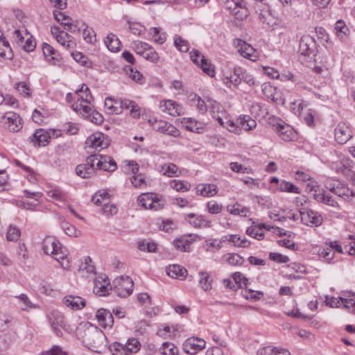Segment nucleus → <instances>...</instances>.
<instances>
[{
    "instance_id": "1",
    "label": "nucleus",
    "mask_w": 355,
    "mask_h": 355,
    "mask_svg": "<svg viewBox=\"0 0 355 355\" xmlns=\"http://www.w3.org/2000/svg\"><path fill=\"white\" fill-rule=\"evenodd\" d=\"M77 336L85 346L95 352H101L105 346V336L97 327L85 324L77 330Z\"/></svg>"
},
{
    "instance_id": "2",
    "label": "nucleus",
    "mask_w": 355,
    "mask_h": 355,
    "mask_svg": "<svg viewBox=\"0 0 355 355\" xmlns=\"http://www.w3.org/2000/svg\"><path fill=\"white\" fill-rule=\"evenodd\" d=\"M42 247L46 255L53 257L65 270L70 268V261L67 257L66 249L60 241L53 236H46L42 241Z\"/></svg>"
},
{
    "instance_id": "3",
    "label": "nucleus",
    "mask_w": 355,
    "mask_h": 355,
    "mask_svg": "<svg viewBox=\"0 0 355 355\" xmlns=\"http://www.w3.org/2000/svg\"><path fill=\"white\" fill-rule=\"evenodd\" d=\"M325 188L350 203H355V191L350 189L348 185L338 180H329L325 182Z\"/></svg>"
},
{
    "instance_id": "4",
    "label": "nucleus",
    "mask_w": 355,
    "mask_h": 355,
    "mask_svg": "<svg viewBox=\"0 0 355 355\" xmlns=\"http://www.w3.org/2000/svg\"><path fill=\"white\" fill-rule=\"evenodd\" d=\"M140 348V342L135 338H129L125 344L115 342L110 346L113 355H133L139 352Z\"/></svg>"
},
{
    "instance_id": "5",
    "label": "nucleus",
    "mask_w": 355,
    "mask_h": 355,
    "mask_svg": "<svg viewBox=\"0 0 355 355\" xmlns=\"http://www.w3.org/2000/svg\"><path fill=\"white\" fill-rule=\"evenodd\" d=\"M301 221L304 225L311 227H318L323 223V217L318 211L307 207H301L299 210Z\"/></svg>"
},
{
    "instance_id": "6",
    "label": "nucleus",
    "mask_w": 355,
    "mask_h": 355,
    "mask_svg": "<svg viewBox=\"0 0 355 355\" xmlns=\"http://www.w3.org/2000/svg\"><path fill=\"white\" fill-rule=\"evenodd\" d=\"M139 205L145 209L159 210L164 205V200L153 193H142L138 197Z\"/></svg>"
},
{
    "instance_id": "7",
    "label": "nucleus",
    "mask_w": 355,
    "mask_h": 355,
    "mask_svg": "<svg viewBox=\"0 0 355 355\" xmlns=\"http://www.w3.org/2000/svg\"><path fill=\"white\" fill-rule=\"evenodd\" d=\"M113 284L114 293L121 297H125L132 292L134 283L128 276L117 277Z\"/></svg>"
},
{
    "instance_id": "8",
    "label": "nucleus",
    "mask_w": 355,
    "mask_h": 355,
    "mask_svg": "<svg viewBox=\"0 0 355 355\" xmlns=\"http://www.w3.org/2000/svg\"><path fill=\"white\" fill-rule=\"evenodd\" d=\"M72 109L88 119L95 124H101L103 122V116L101 114L94 110L91 105H81L79 103H73Z\"/></svg>"
},
{
    "instance_id": "9",
    "label": "nucleus",
    "mask_w": 355,
    "mask_h": 355,
    "mask_svg": "<svg viewBox=\"0 0 355 355\" xmlns=\"http://www.w3.org/2000/svg\"><path fill=\"white\" fill-rule=\"evenodd\" d=\"M95 155H90L86 159L85 164H79L76 168V174L82 178H89L94 175L96 169Z\"/></svg>"
},
{
    "instance_id": "10",
    "label": "nucleus",
    "mask_w": 355,
    "mask_h": 355,
    "mask_svg": "<svg viewBox=\"0 0 355 355\" xmlns=\"http://www.w3.org/2000/svg\"><path fill=\"white\" fill-rule=\"evenodd\" d=\"M148 122L150 124L152 128L157 132L174 137H178L180 135V132L178 128L166 121L150 119L148 120Z\"/></svg>"
},
{
    "instance_id": "11",
    "label": "nucleus",
    "mask_w": 355,
    "mask_h": 355,
    "mask_svg": "<svg viewBox=\"0 0 355 355\" xmlns=\"http://www.w3.org/2000/svg\"><path fill=\"white\" fill-rule=\"evenodd\" d=\"M0 122L6 125L10 132H18L22 128L21 119L18 114L7 112L1 116Z\"/></svg>"
},
{
    "instance_id": "12",
    "label": "nucleus",
    "mask_w": 355,
    "mask_h": 355,
    "mask_svg": "<svg viewBox=\"0 0 355 355\" xmlns=\"http://www.w3.org/2000/svg\"><path fill=\"white\" fill-rule=\"evenodd\" d=\"M51 33L57 42L65 49H73L76 46L74 38L67 33L60 31L58 27H52Z\"/></svg>"
},
{
    "instance_id": "13",
    "label": "nucleus",
    "mask_w": 355,
    "mask_h": 355,
    "mask_svg": "<svg viewBox=\"0 0 355 355\" xmlns=\"http://www.w3.org/2000/svg\"><path fill=\"white\" fill-rule=\"evenodd\" d=\"M86 148L89 150L90 148L94 149V152H90L91 155L96 151H101L108 146V142L104 135L100 132H96L87 137L86 141Z\"/></svg>"
},
{
    "instance_id": "14",
    "label": "nucleus",
    "mask_w": 355,
    "mask_h": 355,
    "mask_svg": "<svg viewBox=\"0 0 355 355\" xmlns=\"http://www.w3.org/2000/svg\"><path fill=\"white\" fill-rule=\"evenodd\" d=\"M206 347V341L199 337H191L183 343V350L185 353L194 355Z\"/></svg>"
},
{
    "instance_id": "15",
    "label": "nucleus",
    "mask_w": 355,
    "mask_h": 355,
    "mask_svg": "<svg viewBox=\"0 0 355 355\" xmlns=\"http://www.w3.org/2000/svg\"><path fill=\"white\" fill-rule=\"evenodd\" d=\"M93 155H95V157L97 158L95 162L97 170L112 172L116 169V164L110 157L95 153Z\"/></svg>"
},
{
    "instance_id": "16",
    "label": "nucleus",
    "mask_w": 355,
    "mask_h": 355,
    "mask_svg": "<svg viewBox=\"0 0 355 355\" xmlns=\"http://www.w3.org/2000/svg\"><path fill=\"white\" fill-rule=\"evenodd\" d=\"M273 130L278 134L282 140L291 141L295 137L293 128L282 121H277L272 125Z\"/></svg>"
},
{
    "instance_id": "17",
    "label": "nucleus",
    "mask_w": 355,
    "mask_h": 355,
    "mask_svg": "<svg viewBox=\"0 0 355 355\" xmlns=\"http://www.w3.org/2000/svg\"><path fill=\"white\" fill-rule=\"evenodd\" d=\"M184 219L195 228H207L211 226V221L204 215L188 214Z\"/></svg>"
},
{
    "instance_id": "18",
    "label": "nucleus",
    "mask_w": 355,
    "mask_h": 355,
    "mask_svg": "<svg viewBox=\"0 0 355 355\" xmlns=\"http://www.w3.org/2000/svg\"><path fill=\"white\" fill-rule=\"evenodd\" d=\"M53 131L44 130L42 129L37 130L35 133L30 137L31 141L33 143L35 146H45L49 144L51 135Z\"/></svg>"
},
{
    "instance_id": "19",
    "label": "nucleus",
    "mask_w": 355,
    "mask_h": 355,
    "mask_svg": "<svg viewBox=\"0 0 355 355\" xmlns=\"http://www.w3.org/2000/svg\"><path fill=\"white\" fill-rule=\"evenodd\" d=\"M159 110L171 116L180 115L182 112V107L177 102L173 100H163L159 102Z\"/></svg>"
},
{
    "instance_id": "20",
    "label": "nucleus",
    "mask_w": 355,
    "mask_h": 355,
    "mask_svg": "<svg viewBox=\"0 0 355 355\" xmlns=\"http://www.w3.org/2000/svg\"><path fill=\"white\" fill-rule=\"evenodd\" d=\"M336 141L340 144H344L352 137L349 127L344 123H340L334 130Z\"/></svg>"
},
{
    "instance_id": "21",
    "label": "nucleus",
    "mask_w": 355,
    "mask_h": 355,
    "mask_svg": "<svg viewBox=\"0 0 355 355\" xmlns=\"http://www.w3.org/2000/svg\"><path fill=\"white\" fill-rule=\"evenodd\" d=\"M76 100L73 103H79L81 105H91L93 96L89 87L85 84H82L80 87L76 91Z\"/></svg>"
},
{
    "instance_id": "22",
    "label": "nucleus",
    "mask_w": 355,
    "mask_h": 355,
    "mask_svg": "<svg viewBox=\"0 0 355 355\" xmlns=\"http://www.w3.org/2000/svg\"><path fill=\"white\" fill-rule=\"evenodd\" d=\"M336 170L338 173L343 174L349 180L354 181L355 184V173L352 170V162L349 159H343L340 162L336 163Z\"/></svg>"
},
{
    "instance_id": "23",
    "label": "nucleus",
    "mask_w": 355,
    "mask_h": 355,
    "mask_svg": "<svg viewBox=\"0 0 355 355\" xmlns=\"http://www.w3.org/2000/svg\"><path fill=\"white\" fill-rule=\"evenodd\" d=\"M315 41L313 37L306 35L303 36L300 42L299 52L301 55L310 56L314 53Z\"/></svg>"
},
{
    "instance_id": "24",
    "label": "nucleus",
    "mask_w": 355,
    "mask_h": 355,
    "mask_svg": "<svg viewBox=\"0 0 355 355\" xmlns=\"http://www.w3.org/2000/svg\"><path fill=\"white\" fill-rule=\"evenodd\" d=\"M64 304L71 310H80L86 305V301L78 295H67L63 299Z\"/></svg>"
},
{
    "instance_id": "25",
    "label": "nucleus",
    "mask_w": 355,
    "mask_h": 355,
    "mask_svg": "<svg viewBox=\"0 0 355 355\" xmlns=\"http://www.w3.org/2000/svg\"><path fill=\"white\" fill-rule=\"evenodd\" d=\"M96 318L99 325L104 328H111L114 324L112 313L105 309H100L97 311Z\"/></svg>"
},
{
    "instance_id": "26",
    "label": "nucleus",
    "mask_w": 355,
    "mask_h": 355,
    "mask_svg": "<svg viewBox=\"0 0 355 355\" xmlns=\"http://www.w3.org/2000/svg\"><path fill=\"white\" fill-rule=\"evenodd\" d=\"M240 72V67L235 68L233 73L224 76L222 80L223 83L229 88H231L232 86L238 87V86L241 84Z\"/></svg>"
},
{
    "instance_id": "27",
    "label": "nucleus",
    "mask_w": 355,
    "mask_h": 355,
    "mask_svg": "<svg viewBox=\"0 0 355 355\" xmlns=\"http://www.w3.org/2000/svg\"><path fill=\"white\" fill-rule=\"evenodd\" d=\"M119 103L121 112L123 110H129L130 114L133 118L140 116V108L135 101L129 99H119Z\"/></svg>"
},
{
    "instance_id": "28",
    "label": "nucleus",
    "mask_w": 355,
    "mask_h": 355,
    "mask_svg": "<svg viewBox=\"0 0 355 355\" xmlns=\"http://www.w3.org/2000/svg\"><path fill=\"white\" fill-rule=\"evenodd\" d=\"M207 110L210 112L212 117L217 121H221L222 115L224 114L221 105L214 100L209 99L207 101Z\"/></svg>"
},
{
    "instance_id": "29",
    "label": "nucleus",
    "mask_w": 355,
    "mask_h": 355,
    "mask_svg": "<svg viewBox=\"0 0 355 355\" xmlns=\"http://www.w3.org/2000/svg\"><path fill=\"white\" fill-rule=\"evenodd\" d=\"M105 109L109 114H119L121 113L119 99L107 97L105 100Z\"/></svg>"
},
{
    "instance_id": "30",
    "label": "nucleus",
    "mask_w": 355,
    "mask_h": 355,
    "mask_svg": "<svg viewBox=\"0 0 355 355\" xmlns=\"http://www.w3.org/2000/svg\"><path fill=\"white\" fill-rule=\"evenodd\" d=\"M167 275L175 279H183L187 275V270L180 265H170L166 268Z\"/></svg>"
},
{
    "instance_id": "31",
    "label": "nucleus",
    "mask_w": 355,
    "mask_h": 355,
    "mask_svg": "<svg viewBox=\"0 0 355 355\" xmlns=\"http://www.w3.org/2000/svg\"><path fill=\"white\" fill-rule=\"evenodd\" d=\"M313 198L316 201L322 202L328 206L335 208L340 207L338 202L331 196L325 194L323 191L322 192L319 191L318 193H313Z\"/></svg>"
},
{
    "instance_id": "32",
    "label": "nucleus",
    "mask_w": 355,
    "mask_h": 355,
    "mask_svg": "<svg viewBox=\"0 0 355 355\" xmlns=\"http://www.w3.org/2000/svg\"><path fill=\"white\" fill-rule=\"evenodd\" d=\"M196 193L205 197H211L216 194L217 187L214 184H198L196 187Z\"/></svg>"
},
{
    "instance_id": "33",
    "label": "nucleus",
    "mask_w": 355,
    "mask_h": 355,
    "mask_svg": "<svg viewBox=\"0 0 355 355\" xmlns=\"http://www.w3.org/2000/svg\"><path fill=\"white\" fill-rule=\"evenodd\" d=\"M15 298L17 300L18 304L20 306V309L24 311H28L31 309H34L38 308V306L35 304H33L28 296L21 293L19 295L15 296Z\"/></svg>"
},
{
    "instance_id": "34",
    "label": "nucleus",
    "mask_w": 355,
    "mask_h": 355,
    "mask_svg": "<svg viewBox=\"0 0 355 355\" xmlns=\"http://www.w3.org/2000/svg\"><path fill=\"white\" fill-rule=\"evenodd\" d=\"M107 49L112 52H117L121 49V42L116 35L110 33L104 40Z\"/></svg>"
},
{
    "instance_id": "35",
    "label": "nucleus",
    "mask_w": 355,
    "mask_h": 355,
    "mask_svg": "<svg viewBox=\"0 0 355 355\" xmlns=\"http://www.w3.org/2000/svg\"><path fill=\"white\" fill-rule=\"evenodd\" d=\"M237 123L241 128L249 131L253 130L257 126V122L255 120L252 119L248 115H244L239 116L237 119Z\"/></svg>"
},
{
    "instance_id": "36",
    "label": "nucleus",
    "mask_w": 355,
    "mask_h": 355,
    "mask_svg": "<svg viewBox=\"0 0 355 355\" xmlns=\"http://www.w3.org/2000/svg\"><path fill=\"white\" fill-rule=\"evenodd\" d=\"M237 44L240 46L239 52L243 57L250 60H253V58L255 56L254 55V49L252 46L240 40H238Z\"/></svg>"
},
{
    "instance_id": "37",
    "label": "nucleus",
    "mask_w": 355,
    "mask_h": 355,
    "mask_svg": "<svg viewBox=\"0 0 355 355\" xmlns=\"http://www.w3.org/2000/svg\"><path fill=\"white\" fill-rule=\"evenodd\" d=\"M224 238L225 240L232 242L236 247L247 248L250 244V242L245 238H241L239 235L237 234L225 236Z\"/></svg>"
},
{
    "instance_id": "38",
    "label": "nucleus",
    "mask_w": 355,
    "mask_h": 355,
    "mask_svg": "<svg viewBox=\"0 0 355 355\" xmlns=\"http://www.w3.org/2000/svg\"><path fill=\"white\" fill-rule=\"evenodd\" d=\"M150 34L153 36V42L158 44H163L166 40V34L161 33L160 28L157 27H151L149 30Z\"/></svg>"
},
{
    "instance_id": "39",
    "label": "nucleus",
    "mask_w": 355,
    "mask_h": 355,
    "mask_svg": "<svg viewBox=\"0 0 355 355\" xmlns=\"http://www.w3.org/2000/svg\"><path fill=\"white\" fill-rule=\"evenodd\" d=\"M182 125L189 131L198 132L200 127L199 123L193 118L184 117L181 120Z\"/></svg>"
},
{
    "instance_id": "40",
    "label": "nucleus",
    "mask_w": 355,
    "mask_h": 355,
    "mask_svg": "<svg viewBox=\"0 0 355 355\" xmlns=\"http://www.w3.org/2000/svg\"><path fill=\"white\" fill-rule=\"evenodd\" d=\"M103 283L100 280L95 279L94 280V293L99 296H103L108 293V288L106 286L105 279H103Z\"/></svg>"
},
{
    "instance_id": "41",
    "label": "nucleus",
    "mask_w": 355,
    "mask_h": 355,
    "mask_svg": "<svg viewBox=\"0 0 355 355\" xmlns=\"http://www.w3.org/2000/svg\"><path fill=\"white\" fill-rule=\"evenodd\" d=\"M160 352L162 355H178V348L172 343H164L160 349Z\"/></svg>"
},
{
    "instance_id": "42",
    "label": "nucleus",
    "mask_w": 355,
    "mask_h": 355,
    "mask_svg": "<svg viewBox=\"0 0 355 355\" xmlns=\"http://www.w3.org/2000/svg\"><path fill=\"white\" fill-rule=\"evenodd\" d=\"M178 170V168L175 164L168 163V164H165L161 166L160 172L164 175L168 176L169 178H172L174 176H178V175H177Z\"/></svg>"
},
{
    "instance_id": "43",
    "label": "nucleus",
    "mask_w": 355,
    "mask_h": 355,
    "mask_svg": "<svg viewBox=\"0 0 355 355\" xmlns=\"http://www.w3.org/2000/svg\"><path fill=\"white\" fill-rule=\"evenodd\" d=\"M85 26V23L79 20H73L72 22H64V28L65 30L71 33L80 32Z\"/></svg>"
},
{
    "instance_id": "44",
    "label": "nucleus",
    "mask_w": 355,
    "mask_h": 355,
    "mask_svg": "<svg viewBox=\"0 0 355 355\" xmlns=\"http://www.w3.org/2000/svg\"><path fill=\"white\" fill-rule=\"evenodd\" d=\"M21 236L20 229L15 226L10 225L6 232V239L8 241H17Z\"/></svg>"
},
{
    "instance_id": "45",
    "label": "nucleus",
    "mask_w": 355,
    "mask_h": 355,
    "mask_svg": "<svg viewBox=\"0 0 355 355\" xmlns=\"http://www.w3.org/2000/svg\"><path fill=\"white\" fill-rule=\"evenodd\" d=\"M137 247L139 250L147 252H156L157 244L154 242L141 240L138 242Z\"/></svg>"
},
{
    "instance_id": "46",
    "label": "nucleus",
    "mask_w": 355,
    "mask_h": 355,
    "mask_svg": "<svg viewBox=\"0 0 355 355\" xmlns=\"http://www.w3.org/2000/svg\"><path fill=\"white\" fill-rule=\"evenodd\" d=\"M14 323V318L8 315H0V331H6L9 329Z\"/></svg>"
},
{
    "instance_id": "47",
    "label": "nucleus",
    "mask_w": 355,
    "mask_h": 355,
    "mask_svg": "<svg viewBox=\"0 0 355 355\" xmlns=\"http://www.w3.org/2000/svg\"><path fill=\"white\" fill-rule=\"evenodd\" d=\"M148 45V43L140 40H135L131 42V48L137 54L142 57L144 55V53L147 50Z\"/></svg>"
},
{
    "instance_id": "48",
    "label": "nucleus",
    "mask_w": 355,
    "mask_h": 355,
    "mask_svg": "<svg viewBox=\"0 0 355 355\" xmlns=\"http://www.w3.org/2000/svg\"><path fill=\"white\" fill-rule=\"evenodd\" d=\"M334 30L337 37L340 40L343 39L347 35L349 31L346 24L342 20H338L336 21Z\"/></svg>"
},
{
    "instance_id": "49",
    "label": "nucleus",
    "mask_w": 355,
    "mask_h": 355,
    "mask_svg": "<svg viewBox=\"0 0 355 355\" xmlns=\"http://www.w3.org/2000/svg\"><path fill=\"white\" fill-rule=\"evenodd\" d=\"M144 59L148 61H150L153 63H156L159 60V56L158 53L155 50V49L148 44L147 50L146 51L144 55L143 56Z\"/></svg>"
},
{
    "instance_id": "50",
    "label": "nucleus",
    "mask_w": 355,
    "mask_h": 355,
    "mask_svg": "<svg viewBox=\"0 0 355 355\" xmlns=\"http://www.w3.org/2000/svg\"><path fill=\"white\" fill-rule=\"evenodd\" d=\"M52 329L57 336H61L62 335L61 329L64 326V322L62 315H58L55 318V321L51 320Z\"/></svg>"
},
{
    "instance_id": "51",
    "label": "nucleus",
    "mask_w": 355,
    "mask_h": 355,
    "mask_svg": "<svg viewBox=\"0 0 355 355\" xmlns=\"http://www.w3.org/2000/svg\"><path fill=\"white\" fill-rule=\"evenodd\" d=\"M83 35L85 41L89 44H94L96 41V33L92 28L85 26L83 28Z\"/></svg>"
},
{
    "instance_id": "52",
    "label": "nucleus",
    "mask_w": 355,
    "mask_h": 355,
    "mask_svg": "<svg viewBox=\"0 0 355 355\" xmlns=\"http://www.w3.org/2000/svg\"><path fill=\"white\" fill-rule=\"evenodd\" d=\"M191 241H189L187 238H181L173 241L175 248L182 252L189 251L190 243Z\"/></svg>"
},
{
    "instance_id": "53",
    "label": "nucleus",
    "mask_w": 355,
    "mask_h": 355,
    "mask_svg": "<svg viewBox=\"0 0 355 355\" xmlns=\"http://www.w3.org/2000/svg\"><path fill=\"white\" fill-rule=\"evenodd\" d=\"M47 196L58 201H65L67 198V193L58 188L49 191Z\"/></svg>"
},
{
    "instance_id": "54",
    "label": "nucleus",
    "mask_w": 355,
    "mask_h": 355,
    "mask_svg": "<svg viewBox=\"0 0 355 355\" xmlns=\"http://www.w3.org/2000/svg\"><path fill=\"white\" fill-rule=\"evenodd\" d=\"M170 185L173 189L179 192L187 191L190 188V184L188 182H184L179 180H173L171 181Z\"/></svg>"
},
{
    "instance_id": "55",
    "label": "nucleus",
    "mask_w": 355,
    "mask_h": 355,
    "mask_svg": "<svg viewBox=\"0 0 355 355\" xmlns=\"http://www.w3.org/2000/svg\"><path fill=\"white\" fill-rule=\"evenodd\" d=\"M200 68L203 70L205 73L209 75L211 77L214 76L215 70L214 67L212 64L208 62V60L205 57H201V61L199 63Z\"/></svg>"
},
{
    "instance_id": "56",
    "label": "nucleus",
    "mask_w": 355,
    "mask_h": 355,
    "mask_svg": "<svg viewBox=\"0 0 355 355\" xmlns=\"http://www.w3.org/2000/svg\"><path fill=\"white\" fill-rule=\"evenodd\" d=\"M89 262H92V259L89 257H87L85 259V263H83L79 268V272L84 275L85 272L90 275L95 274V267L89 263Z\"/></svg>"
},
{
    "instance_id": "57",
    "label": "nucleus",
    "mask_w": 355,
    "mask_h": 355,
    "mask_svg": "<svg viewBox=\"0 0 355 355\" xmlns=\"http://www.w3.org/2000/svg\"><path fill=\"white\" fill-rule=\"evenodd\" d=\"M200 277L199 280V283L202 287V288L207 291L211 288V282L212 279L211 277L206 272H200Z\"/></svg>"
},
{
    "instance_id": "58",
    "label": "nucleus",
    "mask_w": 355,
    "mask_h": 355,
    "mask_svg": "<svg viewBox=\"0 0 355 355\" xmlns=\"http://www.w3.org/2000/svg\"><path fill=\"white\" fill-rule=\"evenodd\" d=\"M61 227L65 234L69 236H78L80 234V232L74 225L69 224L65 220L61 222Z\"/></svg>"
},
{
    "instance_id": "59",
    "label": "nucleus",
    "mask_w": 355,
    "mask_h": 355,
    "mask_svg": "<svg viewBox=\"0 0 355 355\" xmlns=\"http://www.w3.org/2000/svg\"><path fill=\"white\" fill-rule=\"evenodd\" d=\"M174 46L175 48L181 51L186 53L189 51V43L187 40L178 35L175 36Z\"/></svg>"
},
{
    "instance_id": "60",
    "label": "nucleus",
    "mask_w": 355,
    "mask_h": 355,
    "mask_svg": "<svg viewBox=\"0 0 355 355\" xmlns=\"http://www.w3.org/2000/svg\"><path fill=\"white\" fill-rule=\"evenodd\" d=\"M279 189L281 191L293 193H300V190L298 187H297L293 184L286 182L282 181L279 184Z\"/></svg>"
},
{
    "instance_id": "61",
    "label": "nucleus",
    "mask_w": 355,
    "mask_h": 355,
    "mask_svg": "<svg viewBox=\"0 0 355 355\" xmlns=\"http://www.w3.org/2000/svg\"><path fill=\"white\" fill-rule=\"evenodd\" d=\"M128 28L135 35H141L146 31V27L138 22L128 21Z\"/></svg>"
},
{
    "instance_id": "62",
    "label": "nucleus",
    "mask_w": 355,
    "mask_h": 355,
    "mask_svg": "<svg viewBox=\"0 0 355 355\" xmlns=\"http://www.w3.org/2000/svg\"><path fill=\"white\" fill-rule=\"evenodd\" d=\"M218 122L221 126L227 129L230 132L239 134L240 128L238 127L237 125H236V123L234 121L227 119H226V121H225L222 118L221 121Z\"/></svg>"
},
{
    "instance_id": "63",
    "label": "nucleus",
    "mask_w": 355,
    "mask_h": 355,
    "mask_svg": "<svg viewBox=\"0 0 355 355\" xmlns=\"http://www.w3.org/2000/svg\"><path fill=\"white\" fill-rule=\"evenodd\" d=\"M15 89L24 97L31 96V89L24 82L17 83L15 85Z\"/></svg>"
},
{
    "instance_id": "64",
    "label": "nucleus",
    "mask_w": 355,
    "mask_h": 355,
    "mask_svg": "<svg viewBox=\"0 0 355 355\" xmlns=\"http://www.w3.org/2000/svg\"><path fill=\"white\" fill-rule=\"evenodd\" d=\"M124 71L129 78L135 81L139 82L142 78V75L137 70H134L131 66H125Z\"/></svg>"
}]
</instances>
